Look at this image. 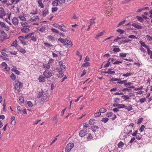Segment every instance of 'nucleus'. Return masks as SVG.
<instances>
[{
  "label": "nucleus",
  "instance_id": "e2e57ef3",
  "mask_svg": "<svg viewBox=\"0 0 152 152\" xmlns=\"http://www.w3.org/2000/svg\"><path fill=\"white\" fill-rule=\"evenodd\" d=\"M119 55L121 57H125L126 56V53H120Z\"/></svg>",
  "mask_w": 152,
  "mask_h": 152
},
{
  "label": "nucleus",
  "instance_id": "c03bdc74",
  "mask_svg": "<svg viewBox=\"0 0 152 152\" xmlns=\"http://www.w3.org/2000/svg\"><path fill=\"white\" fill-rule=\"evenodd\" d=\"M108 120H109V119L108 118H102V119L101 120V121H102V122H104V123H106L107 122Z\"/></svg>",
  "mask_w": 152,
  "mask_h": 152
},
{
  "label": "nucleus",
  "instance_id": "cd10ccee",
  "mask_svg": "<svg viewBox=\"0 0 152 152\" xmlns=\"http://www.w3.org/2000/svg\"><path fill=\"white\" fill-rule=\"evenodd\" d=\"M113 113L112 112H107L106 113V116L107 117H111L113 115Z\"/></svg>",
  "mask_w": 152,
  "mask_h": 152
},
{
  "label": "nucleus",
  "instance_id": "6e6d98bb",
  "mask_svg": "<svg viewBox=\"0 0 152 152\" xmlns=\"http://www.w3.org/2000/svg\"><path fill=\"white\" fill-rule=\"evenodd\" d=\"M45 26H42L40 28L39 31L41 32H43L45 31Z\"/></svg>",
  "mask_w": 152,
  "mask_h": 152
},
{
  "label": "nucleus",
  "instance_id": "473e14b6",
  "mask_svg": "<svg viewBox=\"0 0 152 152\" xmlns=\"http://www.w3.org/2000/svg\"><path fill=\"white\" fill-rule=\"evenodd\" d=\"M95 18L93 19H91L90 20V24L91 25H93L95 23Z\"/></svg>",
  "mask_w": 152,
  "mask_h": 152
},
{
  "label": "nucleus",
  "instance_id": "c9c22d12",
  "mask_svg": "<svg viewBox=\"0 0 152 152\" xmlns=\"http://www.w3.org/2000/svg\"><path fill=\"white\" fill-rule=\"evenodd\" d=\"M18 49L19 51L20 52L22 53H24L26 52L25 50L22 48H19Z\"/></svg>",
  "mask_w": 152,
  "mask_h": 152
},
{
  "label": "nucleus",
  "instance_id": "1a4fd4ad",
  "mask_svg": "<svg viewBox=\"0 0 152 152\" xmlns=\"http://www.w3.org/2000/svg\"><path fill=\"white\" fill-rule=\"evenodd\" d=\"M0 25H1L2 27L6 28L7 31H8L9 30V27L8 26H6L5 23L4 22L1 21L0 22Z\"/></svg>",
  "mask_w": 152,
  "mask_h": 152
},
{
  "label": "nucleus",
  "instance_id": "3c124183",
  "mask_svg": "<svg viewBox=\"0 0 152 152\" xmlns=\"http://www.w3.org/2000/svg\"><path fill=\"white\" fill-rule=\"evenodd\" d=\"M76 54L77 55L80 56V61L82 59V55H81L80 54V52L78 51H77L76 52Z\"/></svg>",
  "mask_w": 152,
  "mask_h": 152
},
{
  "label": "nucleus",
  "instance_id": "338daca9",
  "mask_svg": "<svg viewBox=\"0 0 152 152\" xmlns=\"http://www.w3.org/2000/svg\"><path fill=\"white\" fill-rule=\"evenodd\" d=\"M148 54V55H150L152 53V52L151 51L149 47L147 48V49Z\"/></svg>",
  "mask_w": 152,
  "mask_h": 152
},
{
  "label": "nucleus",
  "instance_id": "680f3d73",
  "mask_svg": "<svg viewBox=\"0 0 152 152\" xmlns=\"http://www.w3.org/2000/svg\"><path fill=\"white\" fill-rule=\"evenodd\" d=\"M19 101L21 103H23L24 102V98L23 96H20Z\"/></svg>",
  "mask_w": 152,
  "mask_h": 152
},
{
  "label": "nucleus",
  "instance_id": "c756f323",
  "mask_svg": "<svg viewBox=\"0 0 152 152\" xmlns=\"http://www.w3.org/2000/svg\"><path fill=\"white\" fill-rule=\"evenodd\" d=\"M48 38L51 41H55V38L54 37H53L51 35L48 36Z\"/></svg>",
  "mask_w": 152,
  "mask_h": 152
},
{
  "label": "nucleus",
  "instance_id": "a18cd8bd",
  "mask_svg": "<svg viewBox=\"0 0 152 152\" xmlns=\"http://www.w3.org/2000/svg\"><path fill=\"white\" fill-rule=\"evenodd\" d=\"M10 77L13 80H15L16 79V77L15 75L13 73H12Z\"/></svg>",
  "mask_w": 152,
  "mask_h": 152
},
{
  "label": "nucleus",
  "instance_id": "4be33fe9",
  "mask_svg": "<svg viewBox=\"0 0 152 152\" xmlns=\"http://www.w3.org/2000/svg\"><path fill=\"white\" fill-rule=\"evenodd\" d=\"M48 96L46 94H44L42 96V98L41 99V101H44L46 100Z\"/></svg>",
  "mask_w": 152,
  "mask_h": 152
},
{
  "label": "nucleus",
  "instance_id": "7ed1b4c3",
  "mask_svg": "<svg viewBox=\"0 0 152 152\" xmlns=\"http://www.w3.org/2000/svg\"><path fill=\"white\" fill-rule=\"evenodd\" d=\"M44 76L46 78H49L52 76V73L48 70H46L43 73Z\"/></svg>",
  "mask_w": 152,
  "mask_h": 152
},
{
  "label": "nucleus",
  "instance_id": "13d9d810",
  "mask_svg": "<svg viewBox=\"0 0 152 152\" xmlns=\"http://www.w3.org/2000/svg\"><path fill=\"white\" fill-rule=\"evenodd\" d=\"M132 75V73L131 72L127 73L126 74H124L123 76L126 77H128Z\"/></svg>",
  "mask_w": 152,
  "mask_h": 152
},
{
  "label": "nucleus",
  "instance_id": "393cba45",
  "mask_svg": "<svg viewBox=\"0 0 152 152\" xmlns=\"http://www.w3.org/2000/svg\"><path fill=\"white\" fill-rule=\"evenodd\" d=\"M59 64L60 65V67L61 69L63 70L66 68V66L62 64V63L61 61H60L59 62Z\"/></svg>",
  "mask_w": 152,
  "mask_h": 152
},
{
  "label": "nucleus",
  "instance_id": "dca6fc26",
  "mask_svg": "<svg viewBox=\"0 0 152 152\" xmlns=\"http://www.w3.org/2000/svg\"><path fill=\"white\" fill-rule=\"evenodd\" d=\"M39 18L38 16H35L31 18L30 19L31 22L34 21H36L37 20L39 19Z\"/></svg>",
  "mask_w": 152,
  "mask_h": 152
},
{
  "label": "nucleus",
  "instance_id": "9b49d317",
  "mask_svg": "<svg viewBox=\"0 0 152 152\" xmlns=\"http://www.w3.org/2000/svg\"><path fill=\"white\" fill-rule=\"evenodd\" d=\"M64 72L62 70H60L59 71L57 75L58 77L59 78H62L64 75Z\"/></svg>",
  "mask_w": 152,
  "mask_h": 152
},
{
  "label": "nucleus",
  "instance_id": "412c9836",
  "mask_svg": "<svg viewBox=\"0 0 152 152\" xmlns=\"http://www.w3.org/2000/svg\"><path fill=\"white\" fill-rule=\"evenodd\" d=\"M39 6L41 8H43L44 7V5L42 2V0H39L38 1Z\"/></svg>",
  "mask_w": 152,
  "mask_h": 152
},
{
  "label": "nucleus",
  "instance_id": "0e129e2a",
  "mask_svg": "<svg viewBox=\"0 0 152 152\" xmlns=\"http://www.w3.org/2000/svg\"><path fill=\"white\" fill-rule=\"evenodd\" d=\"M27 103L28 106L29 107H32V106H33L32 104L30 101H28L27 102Z\"/></svg>",
  "mask_w": 152,
  "mask_h": 152
},
{
  "label": "nucleus",
  "instance_id": "f704fd0d",
  "mask_svg": "<svg viewBox=\"0 0 152 152\" xmlns=\"http://www.w3.org/2000/svg\"><path fill=\"white\" fill-rule=\"evenodd\" d=\"M136 18L139 21L142 22L144 20V19L142 18L141 17L139 16H137Z\"/></svg>",
  "mask_w": 152,
  "mask_h": 152
},
{
  "label": "nucleus",
  "instance_id": "b1692460",
  "mask_svg": "<svg viewBox=\"0 0 152 152\" xmlns=\"http://www.w3.org/2000/svg\"><path fill=\"white\" fill-rule=\"evenodd\" d=\"M33 33H30L27 34L25 36V39H28V38H30L33 34Z\"/></svg>",
  "mask_w": 152,
  "mask_h": 152
},
{
  "label": "nucleus",
  "instance_id": "37998d69",
  "mask_svg": "<svg viewBox=\"0 0 152 152\" xmlns=\"http://www.w3.org/2000/svg\"><path fill=\"white\" fill-rule=\"evenodd\" d=\"M121 79L119 78H115L113 77L111 79V81H120Z\"/></svg>",
  "mask_w": 152,
  "mask_h": 152
},
{
  "label": "nucleus",
  "instance_id": "a19ab883",
  "mask_svg": "<svg viewBox=\"0 0 152 152\" xmlns=\"http://www.w3.org/2000/svg\"><path fill=\"white\" fill-rule=\"evenodd\" d=\"M18 83L19 81H15L14 88H15V89H17L18 88Z\"/></svg>",
  "mask_w": 152,
  "mask_h": 152
},
{
  "label": "nucleus",
  "instance_id": "774afa93",
  "mask_svg": "<svg viewBox=\"0 0 152 152\" xmlns=\"http://www.w3.org/2000/svg\"><path fill=\"white\" fill-rule=\"evenodd\" d=\"M146 100V99L145 98H143L140 99V101L141 103H144Z\"/></svg>",
  "mask_w": 152,
  "mask_h": 152
},
{
  "label": "nucleus",
  "instance_id": "052dcab7",
  "mask_svg": "<svg viewBox=\"0 0 152 152\" xmlns=\"http://www.w3.org/2000/svg\"><path fill=\"white\" fill-rule=\"evenodd\" d=\"M18 38L20 41L23 40V39H25V36H19Z\"/></svg>",
  "mask_w": 152,
  "mask_h": 152
},
{
  "label": "nucleus",
  "instance_id": "4c0bfd02",
  "mask_svg": "<svg viewBox=\"0 0 152 152\" xmlns=\"http://www.w3.org/2000/svg\"><path fill=\"white\" fill-rule=\"evenodd\" d=\"M90 66V63L89 62H86L83 63L82 66V67H86Z\"/></svg>",
  "mask_w": 152,
  "mask_h": 152
},
{
  "label": "nucleus",
  "instance_id": "603ef678",
  "mask_svg": "<svg viewBox=\"0 0 152 152\" xmlns=\"http://www.w3.org/2000/svg\"><path fill=\"white\" fill-rule=\"evenodd\" d=\"M122 97L125 100H126L129 99V97L127 95H123Z\"/></svg>",
  "mask_w": 152,
  "mask_h": 152
},
{
  "label": "nucleus",
  "instance_id": "f257e3e1",
  "mask_svg": "<svg viewBox=\"0 0 152 152\" xmlns=\"http://www.w3.org/2000/svg\"><path fill=\"white\" fill-rule=\"evenodd\" d=\"M58 41L61 43H63L64 45H69L71 42L67 39H63L61 38H59L58 39Z\"/></svg>",
  "mask_w": 152,
  "mask_h": 152
},
{
  "label": "nucleus",
  "instance_id": "5701e85b",
  "mask_svg": "<svg viewBox=\"0 0 152 152\" xmlns=\"http://www.w3.org/2000/svg\"><path fill=\"white\" fill-rule=\"evenodd\" d=\"M99 128L98 126H92L91 127V129L94 132L96 131V130Z\"/></svg>",
  "mask_w": 152,
  "mask_h": 152
},
{
  "label": "nucleus",
  "instance_id": "4468645a",
  "mask_svg": "<svg viewBox=\"0 0 152 152\" xmlns=\"http://www.w3.org/2000/svg\"><path fill=\"white\" fill-rule=\"evenodd\" d=\"M0 13L3 16L6 15V13L2 7H0Z\"/></svg>",
  "mask_w": 152,
  "mask_h": 152
},
{
  "label": "nucleus",
  "instance_id": "69168bd1",
  "mask_svg": "<svg viewBox=\"0 0 152 152\" xmlns=\"http://www.w3.org/2000/svg\"><path fill=\"white\" fill-rule=\"evenodd\" d=\"M19 18L22 21H26V18L23 16H19Z\"/></svg>",
  "mask_w": 152,
  "mask_h": 152
},
{
  "label": "nucleus",
  "instance_id": "7c9ffc66",
  "mask_svg": "<svg viewBox=\"0 0 152 152\" xmlns=\"http://www.w3.org/2000/svg\"><path fill=\"white\" fill-rule=\"evenodd\" d=\"M124 144L121 141L118 144L117 146L118 148H121L124 145Z\"/></svg>",
  "mask_w": 152,
  "mask_h": 152
},
{
  "label": "nucleus",
  "instance_id": "ea45409f",
  "mask_svg": "<svg viewBox=\"0 0 152 152\" xmlns=\"http://www.w3.org/2000/svg\"><path fill=\"white\" fill-rule=\"evenodd\" d=\"M95 120L94 119H91L89 121V124H90L92 125L95 123Z\"/></svg>",
  "mask_w": 152,
  "mask_h": 152
},
{
  "label": "nucleus",
  "instance_id": "bb28decb",
  "mask_svg": "<svg viewBox=\"0 0 152 152\" xmlns=\"http://www.w3.org/2000/svg\"><path fill=\"white\" fill-rule=\"evenodd\" d=\"M43 67L44 68L46 69H49L50 67V65L49 63H48L46 64H43Z\"/></svg>",
  "mask_w": 152,
  "mask_h": 152
},
{
  "label": "nucleus",
  "instance_id": "20e7f679",
  "mask_svg": "<svg viewBox=\"0 0 152 152\" xmlns=\"http://www.w3.org/2000/svg\"><path fill=\"white\" fill-rule=\"evenodd\" d=\"M124 132L126 134H129L132 133V130L131 128H129V126H126L124 130Z\"/></svg>",
  "mask_w": 152,
  "mask_h": 152
},
{
  "label": "nucleus",
  "instance_id": "8fccbe9b",
  "mask_svg": "<svg viewBox=\"0 0 152 152\" xmlns=\"http://www.w3.org/2000/svg\"><path fill=\"white\" fill-rule=\"evenodd\" d=\"M51 30L52 31L53 33H55L57 34L59 33V32L57 30L54 28H52Z\"/></svg>",
  "mask_w": 152,
  "mask_h": 152
},
{
  "label": "nucleus",
  "instance_id": "f3484780",
  "mask_svg": "<svg viewBox=\"0 0 152 152\" xmlns=\"http://www.w3.org/2000/svg\"><path fill=\"white\" fill-rule=\"evenodd\" d=\"M43 92L42 90L41 91H39L37 92V97L38 98H40L43 95Z\"/></svg>",
  "mask_w": 152,
  "mask_h": 152
},
{
  "label": "nucleus",
  "instance_id": "a211bd4d",
  "mask_svg": "<svg viewBox=\"0 0 152 152\" xmlns=\"http://www.w3.org/2000/svg\"><path fill=\"white\" fill-rule=\"evenodd\" d=\"M11 124L12 125H14L15 124V117L14 116L11 117Z\"/></svg>",
  "mask_w": 152,
  "mask_h": 152
},
{
  "label": "nucleus",
  "instance_id": "de8ad7c7",
  "mask_svg": "<svg viewBox=\"0 0 152 152\" xmlns=\"http://www.w3.org/2000/svg\"><path fill=\"white\" fill-rule=\"evenodd\" d=\"M52 12L53 13L55 12H56L58 10V8L56 7H53L52 8Z\"/></svg>",
  "mask_w": 152,
  "mask_h": 152
},
{
  "label": "nucleus",
  "instance_id": "9d476101",
  "mask_svg": "<svg viewBox=\"0 0 152 152\" xmlns=\"http://www.w3.org/2000/svg\"><path fill=\"white\" fill-rule=\"evenodd\" d=\"M49 13L48 9L46 8L44 11H43L42 14L44 17H45Z\"/></svg>",
  "mask_w": 152,
  "mask_h": 152
},
{
  "label": "nucleus",
  "instance_id": "49530a36",
  "mask_svg": "<svg viewBox=\"0 0 152 152\" xmlns=\"http://www.w3.org/2000/svg\"><path fill=\"white\" fill-rule=\"evenodd\" d=\"M120 50H121L119 48H113V51L115 52H119L120 51Z\"/></svg>",
  "mask_w": 152,
  "mask_h": 152
},
{
  "label": "nucleus",
  "instance_id": "c85d7f7f",
  "mask_svg": "<svg viewBox=\"0 0 152 152\" xmlns=\"http://www.w3.org/2000/svg\"><path fill=\"white\" fill-rule=\"evenodd\" d=\"M139 42L141 45L142 46L146 48V49L148 47L144 42H142V41H140Z\"/></svg>",
  "mask_w": 152,
  "mask_h": 152
},
{
  "label": "nucleus",
  "instance_id": "0eeeda50",
  "mask_svg": "<svg viewBox=\"0 0 152 152\" xmlns=\"http://www.w3.org/2000/svg\"><path fill=\"white\" fill-rule=\"evenodd\" d=\"M113 106L116 107H118V108H124V107H125V105L124 104H114L113 105Z\"/></svg>",
  "mask_w": 152,
  "mask_h": 152
},
{
  "label": "nucleus",
  "instance_id": "bf43d9fd",
  "mask_svg": "<svg viewBox=\"0 0 152 152\" xmlns=\"http://www.w3.org/2000/svg\"><path fill=\"white\" fill-rule=\"evenodd\" d=\"M126 21V20H124L123 21L121 22L117 26V27H119L120 26L123 25L124 24L125 22Z\"/></svg>",
  "mask_w": 152,
  "mask_h": 152
},
{
  "label": "nucleus",
  "instance_id": "6ab92c4d",
  "mask_svg": "<svg viewBox=\"0 0 152 152\" xmlns=\"http://www.w3.org/2000/svg\"><path fill=\"white\" fill-rule=\"evenodd\" d=\"M125 107L124 108H125L127 110L129 111L132 110V106L131 104H129L127 106L125 105Z\"/></svg>",
  "mask_w": 152,
  "mask_h": 152
},
{
  "label": "nucleus",
  "instance_id": "5fc2aeb1",
  "mask_svg": "<svg viewBox=\"0 0 152 152\" xmlns=\"http://www.w3.org/2000/svg\"><path fill=\"white\" fill-rule=\"evenodd\" d=\"M101 113L100 112L95 113L94 115V116L96 118L99 117L101 115Z\"/></svg>",
  "mask_w": 152,
  "mask_h": 152
},
{
  "label": "nucleus",
  "instance_id": "72a5a7b5",
  "mask_svg": "<svg viewBox=\"0 0 152 152\" xmlns=\"http://www.w3.org/2000/svg\"><path fill=\"white\" fill-rule=\"evenodd\" d=\"M52 4L54 7L57 6L58 5V2L55 0H54L52 2Z\"/></svg>",
  "mask_w": 152,
  "mask_h": 152
},
{
  "label": "nucleus",
  "instance_id": "aec40b11",
  "mask_svg": "<svg viewBox=\"0 0 152 152\" xmlns=\"http://www.w3.org/2000/svg\"><path fill=\"white\" fill-rule=\"evenodd\" d=\"M22 32L23 33H28L30 31V29L28 28H23L21 29Z\"/></svg>",
  "mask_w": 152,
  "mask_h": 152
},
{
  "label": "nucleus",
  "instance_id": "423d86ee",
  "mask_svg": "<svg viewBox=\"0 0 152 152\" xmlns=\"http://www.w3.org/2000/svg\"><path fill=\"white\" fill-rule=\"evenodd\" d=\"M59 29L64 32H67L68 31V29L63 25L60 26Z\"/></svg>",
  "mask_w": 152,
  "mask_h": 152
},
{
  "label": "nucleus",
  "instance_id": "39448f33",
  "mask_svg": "<svg viewBox=\"0 0 152 152\" xmlns=\"http://www.w3.org/2000/svg\"><path fill=\"white\" fill-rule=\"evenodd\" d=\"M87 134L86 130H81L79 133V135L81 137H83L86 136Z\"/></svg>",
  "mask_w": 152,
  "mask_h": 152
},
{
  "label": "nucleus",
  "instance_id": "e433bc0d",
  "mask_svg": "<svg viewBox=\"0 0 152 152\" xmlns=\"http://www.w3.org/2000/svg\"><path fill=\"white\" fill-rule=\"evenodd\" d=\"M99 111L100 113H103L106 112L107 110L104 108H102L99 110Z\"/></svg>",
  "mask_w": 152,
  "mask_h": 152
},
{
  "label": "nucleus",
  "instance_id": "f8f14e48",
  "mask_svg": "<svg viewBox=\"0 0 152 152\" xmlns=\"http://www.w3.org/2000/svg\"><path fill=\"white\" fill-rule=\"evenodd\" d=\"M112 69H108V71H104L103 73L107 74H112L115 73V72L114 71H111Z\"/></svg>",
  "mask_w": 152,
  "mask_h": 152
},
{
  "label": "nucleus",
  "instance_id": "09e8293b",
  "mask_svg": "<svg viewBox=\"0 0 152 152\" xmlns=\"http://www.w3.org/2000/svg\"><path fill=\"white\" fill-rule=\"evenodd\" d=\"M21 24L22 26L24 27H27V25H28V23H27L23 22H21Z\"/></svg>",
  "mask_w": 152,
  "mask_h": 152
},
{
  "label": "nucleus",
  "instance_id": "864d4df0",
  "mask_svg": "<svg viewBox=\"0 0 152 152\" xmlns=\"http://www.w3.org/2000/svg\"><path fill=\"white\" fill-rule=\"evenodd\" d=\"M145 126H144V125H142L141 127L140 128V129H139L140 132H142L143 131L144 129L145 128Z\"/></svg>",
  "mask_w": 152,
  "mask_h": 152
},
{
  "label": "nucleus",
  "instance_id": "ddd939ff",
  "mask_svg": "<svg viewBox=\"0 0 152 152\" xmlns=\"http://www.w3.org/2000/svg\"><path fill=\"white\" fill-rule=\"evenodd\" d=\"M132 25L133 27H134L136 28L140 29L142 28V26L135 23H133Z\"/></svg>",
  "mask_w": 152,
  "mask_h": 152
},
{
  "label": "nucleus",
  "instance_id": "2f4dec72",
  "mask_svg": "<svg viewBox=\"0 0 152 152\" xmlns=\"http://www.w3.org/2000/svg\"><path fill=\"white\" fill-rule=\"evenodd\" d=\"M17 41L16 39L15 40L13 41V42L11 44L12 46H13L15 47H16L17 46Z\"/></svg>",
  "mask_w": 152,
  "mask_h": 152
},
{
  "label": "nucleus",
  "instance_id": "f03ea898",
  "mask_svg": "<svg viewBox=\"0 0 152 152\" xmlns=\"http://www.w3.org/2000/svg\"><path fill=\"white\" fill-rule=\"evenodd\" d=\"M74 144L73 143H70L68 144L65 148V151L66 152H69L71 149L73 147Z\"/></svg>",
  "mask_w": 152,
  "mask_h": 152
},
{
  "label": "nucleus",
  "instance_id": "a878e982",
  "mask_svg": "<svg viewBox=\"0 0 152 152\" xmlns=\"http://www.w3.org/2000/svg\"><path fill=\"white\" fill-rule=\"evenodd\" d=\"M104 31H103L101 32L99 34H97L95 37L96 39H98L100 37L103 35L104 34Z\"/></svg>",
  "mask_w": 152,
  "mask_h": 152
},
{
  "label": "nucleus",
  "instance_id": "6e6552de",
  "mask_svg": "<svg viewBox=\"0 0 152 152\" xmlns=\"http://www.w3.org/2000/svg\"><path fill=\"white\" fill-rule=\"evenodd\" d=\"M12 23L15 25H18L19 23L18 19L17 18L14 17L12 19Z\"/></svg>",
  "mask_w": 152,
  "mask_h": 152
},
{
  "label": "nucleus",
  "instance_id": "2eb2a0df",
  "mask_svg": "<svg viewBox=\"0 0 152 152\" xmlns=\"http://www.w3.org/2000/svg\"><path fill=\"white\" fill-rule=\"evenodd\" d=\"M38 79L40 82H44L45 81V77L42 75H40L39 76Z\"/></svg>",
  "mask_w": 152,
  "mask_h": 152
},
{
  "label": "nucleus",
  "instance_id": "58836bf2",
  "mask_svg": "<svg viewBox=\"0 0 152 152\" xmlns=\"http://www.w3.org/2000/svg\"><path fill=\"white\" fill-rule=\"evenodd\" d=\"M93 138L92 135L91 133H89L87 137V139L88 140H91Z\"/></svg>",
  "mask_w": 152,
  "mask_h": 152
},
{
  "label": "nucleus",
  "instance_id": "4d7b16f0",
  "mask_svg": "<svg viewBox=\"0 0 152 152\" xmlns=\"http://www.w3.org/2000/svg\"><path fill=\"white\" fill-rule=\"evenodd\" d=\"M117 31L120 33V34H123L124 31V30L121 29H118L117 30Z\"/></svg>",
  "mask_w": 152,
  "mask_h": 152
},
{
  "label": "nucleus",
  "instance_id": "79ce46f5",
  "mask_svg": "<svg viewBox=\"0 0 152 152\" xmlns=\"http://www.w3.org/2000/svg\"><path fill=\"white\" fill-rule=\"evenodd\" d=\"M132 41V40L129 39H123L122 40V42L124 43H125L126 42H131Z\"/></svg>",
  "mask_w": 152,
  "mask_h": 152
}]
</instances>
